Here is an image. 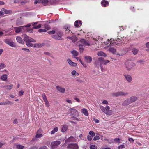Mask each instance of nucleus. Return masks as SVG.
<instances>
[{"instance_id": "f3484780", "label": "nucleus", "mask_w": 149, "mask_h": 149, "mask_svg": "<svg viewBox=\"0 0 149 149\" xmlns=\"http://www.w3.org/2000/svg\"><path fill=\"white\" fill-rule=\"evenodd\" d=\"M67 38L71 39L73 42H74L77 40V37L74 36H73L72 37H68Z\"/></svg>"}, {"instance_id": "2f4dec72", "label": "nucleus", "mask_w": 149, "mask_h": 149, "mask_svg": "<svg viewBox=\"0 0 149 149\" xmlns=\"http://www.w3.org/2000/svg\"><path fill=\"white\" fill-rule=\"evenodd\" d=\"M68 129V126L66 125H64L61 131L62 132H64L66 131Z\"/></svg>"}, {"instance_id": "e2e57ef3", "label": "nucleus", "mask_w": 149, "mask_h": 149, "mask_svg": "<svg viewBox=\"0 0 149 149\" xmlns=\"http://www.w3.org/2000/svg\"><path fill=\"white\" fill-rule=\"evenodd\" d=\"M45 28L47 29V30H49L50 29V28L49 26H48V25H46V24L45 25Z\"/></svg>"}, {"instance_id": "864d4df0", "label": "nucleus", "mask_w": 149, "mask_h": 149, "mask_svg": "<svg viewBox=\"0 0 149 149\" xmlns=\"http://www.w3.org/2000/svg\"><path fill=\"white\" fill-rule=\"evenodd\" d=\"M78 23V21H76L75 22V23H74V26L76 27H78L79 26V25Z\"/></svg>"}, {"instance_id": "473e14b6", "label": "nucleus", "mask_w": 149, "mask_h": 149, "mask_svg": "<svg viewBox=\"0 0 149 149\" xmlns=\"http://www.w3.org/2000/svg\"><path fill=\"white\" fill-rule=\"evenodd\" d=\"M20 3L21 5H24L28 2L29 0H22L21 1H20Z\"/></svg>"}, {"instance_id": "3c124183", "label": "nucleus", "mask_w": 149, "mask_h": 149, "mask_svg": "<svg viewBox=\"0 0 149 149\" xmlns=\"http://www.w3.org/2000/svg\"><path fill=\"white\" fill-rule=\"evenodd\" d=\"M42 0H36L34 2L35 4H36L38 3H42Z\"/></svg>"}, {"instance_id": "2eb2a0df", "label": "nucleus", "mask_w": 149, "mask_h": 149, "mask_svg": "<svg viewBox=\"0 0 149 149\" xmlns=\"http://www.w3.org/2000/svg\"><path fill=\"white\" fill-rule=\"evenodd\" d=\"M57 89L60 92L63 93L65 91V88H62L61 87L59 86H56Z\"/></svg>"}, {"instance_id": "aec40b11", "label": "nucleus", "mask_w": 149, "mask_h": 149, "mask_svg": "<svg viewBox=\"0 0 149 149\" xmlns=\"http://www.w3.org/2000/svg\"><path fill=\"white\" fill-rule=\"evenodd\" d=\"M68 62V63L71 66H76L77 65V64L74 62H73L71 60L68 59L67 60Z\"/></svg>"}, {"instance_id": "f704fd0d", "label": "nucleus", "mask_w": 149, "mask_h": 149, "mask_svg": "<svg viewBox=\"0 0 149 149\" xmlns=\"http://www.w3.org/2000/svg\"><path fill=\"white\" fill-rule=\"evenodd\" d=\"M72 54L74 55L75 56H77L78 54V53L76 51L73 50L71 52Z\"/></svg>"}, {"instance_id": "8fccbe9b", "label": "nucleus", "mask_w": 149, "mask_h": 149, "mask_svg": "<svg viewBox=\"0 0 149 149\" xmlns=\"http://www.w3.org/2000/svg\"><path fill=\"white\" fill-rule=\"evenodd\" d=\"M45 45V44L44 43H42V44H41V43L37 44V45L38 46V47L39 48L41 47L42 46H44Z\"/></svg>"}, {"instance_id": "7c9ffc66", "label": "nucleus", "mask_w": 149, "mask_h": 149, "mask_svg": "<svg viewBox=\"0 0 149 149\" xmlns=\"http://www.w3.org/2000/svg\"><path fill=\"white\" fill-rule=\"evenodd\" d=\"M12 87L13 85L11 84L10 85H6L4 87L5 88L8 90H11Z\"/></svg>"}, {"instance_id": "69168bd1", "label": "nucleus", "mask_w": 149, "mask_h": 149, "mask_svg": "<svg viewBox=\"0 0 149 149\" xmlns=\"http://www.w3.org/2000/svg\"><path fill=\"white\" fill-rule=\"evenodd\" d=\"M87 139L88 140L91 141L92 139V136L88 135L87 136Z\"/></svg>"}, {"instance_id": "e433bc0d", "label": "nucleus", "mask_w": 149, "mask_h": 149, "mask_svg": "<svg viewBox=\"0 0 149 149\" xmlns=\"http://www.w3.org/2000/svg\"><path fill=\"white\" fill-rule=\"evenodd\" d=\"M79 46L80 52L81 53L84 50V48L83 47V45H81V44H79Z\"/></svg>"}, {"instance_id": "5fc2aeb1", "label": "nucleus", "mask_w": 149, "mask_h": 149, "mask_svg": "<svg viewBox=\"0 0 149 149\" xmlns=\"http://www.w3.org/2000/svg\"><path fill=\"white\" fill-rule=\"evenodd\" d=\"M29 41L33 42H36V40L35 39L32 38H31L30 37L29 38Z\"/></svg>"}, {"instance_id": "ddd939ff", "label": "nucleus", "mask_w": 149, "mask_h": 149, "mask_svg": "<svg viewBox=\"0 0 149 149\" xmlns=\"http://www.w3.org/2000/svg\"><path fill=\"white\" fill-rule=\"evenodd\" d=\"M70 142H76L75 138L72 136H71L65 140V143Z\"/></svg>"}, {"instance_id": "bb28decb", "label": "nucleus", "mask_w": 149, "mask_h": 149, "mask_svg": "<svg viewBox=\"0 0 149 149\" xmlns=\"http://www.w3.org/2000/svg\"><path fill=\"white\" fill-rule=\"evenodd\" d=\"M82 112L85 115L87 116L88 115V111L85 108L83 109H82Z\"/></svg>"}, {"instance_id": "a18cd8bd", "label": "nucleus", "mask_w": 149, "mask_h": 149, "mask_svg": "<svg viewBox=\"0 0 149 149\" xmlns=\"http://www.w3.org/2000/svg\"><path fill=\"white\" fill-rule=\"evenodd\" d=\"M89 134L92 136H95V133L93 131H90L89 132Z\"/></svg>"}, {"instance_id": "bf43d9fd", "label": "nucleus", "mask_w": 149, "mask_h": 149, "mask_svg": "<svg viewBox=\"0 0 149 149\" xmlns=\"http://www.w3.org/2000/svg\"><path fill=\"white\" fill-rule=\"evenodd\" d=\"M124 148H125L124 146L123 145H120V146H119L118 147V149H122Z\"/></svg>"}, {"instance_id": "603ef678", "label": "nucleus", "mask_w": 149, "mask_h": 149, "mask_svg": "<svg viewBox=\"0 0 149 149\" xmlns=\"http://www.w3.org/2000/svg\"><path fill=\"white\" fill-rule=\"evenodd\" d=\"M49 34H53L55 33V31L54 30H52L48 32Z\"/></svg>"}, {"instance_id": "4c0bfd02", "label": "nucleus", "mask_w": 149, "mask_h": 149, "mask_svg": "<svg viewBox=\"0 0 149 149\" xmlns=\"http://www.w3.org/2000/svg\"><path fill=\"white\" fill-rule=\"evenodd\" d=\"M42 96L43 97V100H44L45 102L48 101L45 94L43 93L42 94Z\"/></svg>"}, {"instance_id": "4be33fe9", "label": "nucleus", "mask_w": 149, "mask_h": 149, "mask_svg": "<svg viewBox=\"0 0 149 149\" xmlns=\"http://www.w3.org/2000/svg\"><path fill=\"white\" fill-rule=\"evenodd\" d=\"M101 58H102L101 63L102 65V64L106 65L107 63L109 62V60H104V58L103 57H101Z\"/></svg>"}, {"instance_id": "a878e982", "label": "nucleus", "mask_w": 149, "mask_h": 149, "mask_svg": "<svg viewBox=\"0 0 149 149\" xmlns=\"http://www.w3.org/2000/svg\"><path fill=\"white\" fill-rule=\"evenodd\" d=\"M101 4L104 7H106V5H108L109 2L105 0H103L101 2Z\"/></svg>"}, {"instance_id": "7ed1b4c3", "label": "nucleus", "mask_w": 149, "mask_h": 149, "mask_svg": "<svg viewBox=\"0 0 149 149\" xmlns=\"http://www.w3.org/2000/svg\"><path fill=\"white\" fill-rule=\"evenodd\" d=\"M69 112L72 115H73L74 116L77 117L79 116V113L75 109L70 108L69 110Z\"/></svg>"}, {"instance_id": "20e7f679", "label": "nucleus", "mask_w": 149, "mask_h": 149, "mask_svg": "<svg viewBox=\"0 0 149 149\" xmlns=\"http://www.w3.org/2000/svg\"><path fill=\"white\" fill-rule=\"evenodd\" d=\"M14 29L15 30V31L17 33L21 32H24L25 31V29L24 28V26H20L15 27Z\"/></svg>"}, {"instance_id": "79ce46f5", "label": "nucleus", "mask_w": 149, "mask_h": 149, "mask_svg": "<svg viewBox=\"0 0 149 149\" xmlns=\"http://www.w3.org/2000/svg\"><path fill=\"white\" fill-rule=\"evenodd\" d=\"M48 2V0H42V3L44 5H46V4Z\"/></svg>"}, {"instance_id": "cd10ccee", "label": "nucleus", "mask_w": 149, "mask_h": 149, "mask_svg": "<svg viewBox=\"0 0 149 149\" xmlns=\"http://www.w3.org/2000/svg\"><path fill=\"white\" fill-rule=\"evenodd\" d=\"M56 34L60 37H61L63 36V32L61 30H59L57 32H56Z\"/></svg>"}, {"instance_id": "4d7b16f0", "label": "nucleus", "mask_w": 149, "mask_h": 149, "mask_svg": "<svg viewBox=\"0 0 149 149\" xmlns=\"http://www.w3.org/2000/svg\"><path fill=\"white\" fill-rule=\"evenodd\" d=\"M110 109V107L108 106H107L105 108V111L106 112H107V111H109Z\"/></svg>"}, {"instance_id": "72a5a7b5", "label": "nucleus", "mask_w": 149, "mask_h": 149, "mask_svg": "<svg viewBox=\"0 0 149 149\" xmlns=\"http://www.w3.org/2000/svg\"><path fill=\"white\" fill-rule=\"evenodd\" d=\"M29 41L26 42V45L29 47H32L33 46V44Z\"/></svg>"}, {"instance_id": "37998d69", "label": "nucleus", "mask_w": 149, "mask_h": 149, "mask_svg": "<svg viewBox=\"0 0 149 149\" xmlns=\"http://www.w3.org/2000/svg\"><path fill=\"white\" fill-rule=\"evenodd\" d=\"M90 149H97V147L96 146L94 145H92L90 147Z\"/></svg>"}, {"instance_id": "052dcab7", "label": "nucleus", "mask_w": 149, "mask_h": 149, "mask_svg": "<svg viewBox=\"0 0 149 149\" xmlns=\"http://www.w3.org/2000/svg\"><path fill=\"white\" fill-rule=\"evenodd\" d=\"M120 139L118 138H116L114 139V141L115 142H117L120 141Z\"/></svg>"}, {"instance_id": "c756f323", "label": "nucleus", "mask_w": 149, "mask_h": 149, "mask_svg": "<svg viewBox=\"0 0 149 149\" xmlns=\"http://www.w3.org/2000/svg\"><path fill=\"white\" fill-rule=\"evenodd\" d=\"M7 76L6 74H4L1 76V79L3 81H6L7 79Z\"/></svg>"}, {"instance_id": "39448f33", "label": "nucleus", "mask_w": 149, "mask_h": 149, "mask_svg": "<svg viewBox=\"0 0 149 149\" xmlns=\"http://www.w3.org/2000/svg\"><path fill=\"white\" fill-rule=\"evenodd\" d=\"M80 42L81 43V45L84 46H89V42L88 40H86L84 39H81Z\"/></svg>"}, {"instance_id": "49530a36", "label": "nucleus", "mask_w": 149, "mask_h": 149, "mask_svg": "<svg viewBox=\"0 0 149 149\" xmlns=\"http://www.w3.org/2000/svg\"><path fill=\"white\" fill-rule=\"evenodd\" d=\"M100 108L105 113H106L105 110V108H104L103 106H100Z\"/></svg>"}, {"instance_id": "9b49d317", "label": "nucleus", "mask_w": 149, "mask_h": 149, "mask_svg": "<svg viewBox=\"0 0 149 149\" xmlns=\"http://www.w3.org/2000/svg\"><path fill=\"white\" fill-rule=\"evenodd\" d=\"M31 24H32V25L34 26L33 27V29H38L41 27V24H39L38 26H36L38 24V22H37L31 23Z\"/></svg>"}, {"instance_id": "393cba45", "label": "nucleus", "mask_w": 149, "mask_h": 149, "mask_svg": "<svg viewBox=\"0 0 149 149\" xmlns=\"http://www.w3.org/2000/svg\"><path fill=\"white\" fill-rule=\"evenodd\" d=\"M24 40L25 42H26L29 41L30 38L28 36L26 35H24Z\"/></svg>"}, {"instance_id": "1a4fd4ad", "label": "nucleus", "mask_w": 149, "mask_h": 149, "mask_svg": "<svg viewBox=\"0 0 149 149\" xmlns=\"http://www.w3.org/2000/svg\"><path fill=\"white\" fill-rule=\"evenodd\" d=\"M60 144V142L59 141H56L52 142L51 144V148H56Z\"/></svg>"}, {"instance_id": "58836bf2", "label": "nucleus", "mask_w": 149, "mask_h": 149, "mask_svg": "<svg viewBox=\"0 0 149 149\" xmlns=\"http://www.w3.org/2000/svg\"><path fill=\"white\" fill-rule=\"evenodd\" d=\"M105 113L106 114L111 115L113 114V113L112 111L109 110L107 111V112H106Z\"/></svg>"}, {"instance_id": "412c9836", "label": "nucleus", "mask_w": 149, "mask_h": 149, "mask_svg": "<svg viewBox=\"0 0 149 149\" xmlns=\"http://www.w3.org/2000/svg\"><path fill=\"white\" fill-rule=\"evenodd\" d=\"M131 103L136 101L137 100V97L135 96H132L129 98Z\"/></svg>"}, {"instance_id": "4468645a", "label": "nucleus", "mask_w": 149, "mask_h": 149, "mask_svg": "<svg viewBox=\"0 0 149 149\" xmlns=\"http://www.w3.org/2000/svg\"><path fill=\"white\" fill-rule=\"evenodd\" d=\"M85 61L87 63H90L92 61V58L90 56H85L84 57Z\"/></svg>"}, {"instance_id": "0e129e2a", "label": "nucleus", "mask_w": 149, "mask_h": 149, "mask_svg": "<svg viewBox=\"0 0 149 149\" xmlns=\"http://www.w3.org/2000/svg\"><path fill=\"white\" fill-rule=\"evenodd\" d=\"M31 24H27V25H26V26H24V28H25L26 27H30V26H31Z\"/></svg>"}, {"instance_id": "f03ea898", "label": "nucleus", "mask_w": 149, "mask_h": 149, "mask_svg": "<svg viewBox=\"0 0 149 149\" xmlns=\"http://www.w3.org/2000/svg\"><path fill=\"white\" fill-rule=\"evenodd\" d=\"M102 58L101 57L99 58L95 62L94 65L96 67L99 68L100 65L102 71V66L101 63Z\"/></svg>"}, {"instance_id": "a19ab883", "label": "nucleus", "mask_w": 149, "mask_h": 149, "mask_svg": "<svg viewBox=\"0 0 149 149\" xmlns=\"http://www.w3.org/2000/svg\"><path fill=\"white\" fill-rule=\"evenodd\" d=\"M17 147L19 149H23L24 148V147L23 146L20 145H18L17 146Z\"/></svg>"}, {"instance_id": "6e6d98bb", "label": "nucleus", "mask_w": 149, "mask_h": 149, "mask_svg": "<svg viewBox=\"0 0 149 149\" xmlns=\"http://www.w3.org/2000/svg\"><path fill=\"white\" fill-rule=\"evenodd\" d=\"M53 29L54 31H55V33L56 32H58V31H59V29H58V28L56 27H54L53 28Z\"/></svg>"}, {"instance_id": "09e8293b", "label": "nucleus", "mask_w": 149, "mask_h": 149, "mask_svg": "<svg viewBox=\"0 0 149 149\" xmlns=\"http://www.w3.org/2000/svg\"><path fill=\"white\" fill-rule=\"evenodd\" d=\"M38 32H45L47 31V30L45 29H40L38 30Z\"/></svg>"}, {"instance_id": "c03bdc74", "label": "nucleus", "mask_w": 149, "mask_h": 149, "mask_svg": "<svg viewBox=\"0 0 149 149\" xmlns=\"http://www.w3.org/2000/svg\"><path fill=\"white\" fill-rule=\"evenodd\" d=\"M43 136V135L40 134H37L35 136V137L37 138H40Z\"/></svg>"}, {"instance_id": "423d86ee", "label": "nucleus", "mask_w": 149, "mask_h": 149, "mask_svg": "<svg viewBox=\"0 0 149 149\" xmlns=\"http://www.w3.org/2000/svg\"><path fill=\"white\" fill-rule=\"evenodd\" d=\"M133 63L132 62L127 61L125 63V67L127 70H130L133 67Z\"/></svg>"}, {"instance_id": "f8f14e48", "label": "nucleus", "mask_w": 149, "mask_h": 149, "mask_svg": "<svg viewBox=\"0 0 149 149\" xmlns=\"http://www.w3.org/2000/svg\"><path fill=\"white\" fill-rule=\"evenodd\" d=\"M124 76L127 82L130 83L132 81V78L131 76L129 74H124Z\"/></svg>"}, {"instance_id": "13d9d810", "label": "nucleus", "mask_w": 149, "mask_h": 149, "mask_svg": "<svg viewBox=\"0 0 149 149\" xmlns=\"http://www.w3.org/2000/svg\"><path fill=\"white\" fill-rule=\"evenodd\" d=\"M100 139V137L98 136H95L93 139L94 140H96Z\"/></svg>"}, {"instance_id": "6e6552de", "label": "nucleus", "mask_w": 149, "mask_h": 149, "mask_svg": "<svg viewBox=\"0 0 149 149\" xmlns=\"http://www.w3.org/2000/svg\"><path fill=\"white\" fill-rule=\"evenodd\" d=\"M67 147L69 149H78V147L76 143H72L68 144Z\"/></svg>"}, {"instance_id": "5701e85b", "label": "nucleus", "mask_w": 149, "mask_h": 149, "mask_svg": "<svg viewBox=\"0 0 149 149\" xmlns=\"http://www.w3.org/2000/svg\"><path fill=\"white\" fill-rule=\"evenodd\" d=\"M139 50L138 49L133 48L132 49V52L134 55H136L138 53Z\"/></svg>"}, {"instance_id": "c85d7f7f", "label": "nucleus", "mask_w": 149, "mask_h": 149, "mask_svg": "<svg viewBox=\"0 0 149 149\" xmlns=\"http://www.w3.org/2000/svg\"><path fill=\"white\" fill-rule=\"evenodd\" d=\"M97 54L98 56H102L104 57L106 56V54L102 52H99Z\"/></svg>"}, {"instance_id": "b1692460", "label": "nucleus", "mask_w": 149, "mask_h": 149, "mask_svg": "<svg viewBox=\"0 0 149 149\" xmlns=\"http://www.w3.org/2000/svg\"><path fill=\"white\" fill-rule=\"evenodd\" d=\"M52 37L54 39L59 40H61L62 39V38L61 37H59L57 34L53 35L52 36Z\"/></svg>"}, {"instance_id": "774afa93", "label": "nucleus", "mask_w": 149, "mask_h": 149, "mask_svg": "<svg viewBox=\"0 0 149 149\" xmlns=\"http://www.w3.org/2000/svg\"><path fill=\"white\" fill-rule=\"evenodd\" d=\"M45 103L46 104V106L47 107H49V102L48 101H46V102H45Z\"/></svg>"}, {"instance_id": "de8ad7c7", "label": "nucleus", "mask_w": 149, "mask_h": 149, "mask_svg": "<svg viewBox=\"0 0 149 149\" xmlns=\"http://www.w3.org/2000/svg\"><path fill=\"white\" fill-rule=\"evenodd\" d=\"M137 63H138L139 64H143V62H144V61L143 60H139L137 61Z\"/></svg>"}, {"instance_id": "ea45409f", "label": "nucleus", "mask_w": 149, "mask_h": 149, "mask_svg": "<svg viewBox=\"0 0 149 149\" xmlns=\"http://www.w3.org/2000/svg\"><path fill=\"white\" fill-rule=\"evenodd\" d=\"M6 105L7 104L12 105L13 104V103L10 101L7 100L5 102Z\"/></svg>"}, {"instance_id": "c9c22d12", "label": "nucleus", "mask_w": 149, "mask_h": 149, "mask_svg": "<svg viewBox=\"0 0 149 149\" xmlns=\"http://www.w3.org/2000/svg\"><path fill=\"white\" fill-rule=\"evenodd\" d=\"M58 130V128L57 127L54 128L53 130L51 131V134H54L55 132H57Z\"/></svg>"}, {"instance_id": "f257e3e1", "label": "nucleus", "mask_w": 149, "mask_h": 149, "mask_svg": "<svg viewBox=\"0 0 149 149\" xmlns=\"http://www.w3.org/2000/svg\"><path fill=\"white\" fill-rule=\"evenodd\" d=\"M128 94L127 92H124L122 91L114 92L111 94L112 96L118 97L119 96H125Z\"/></svg>"}, {"instance_id": "6ab92c4d", "label": "nucleus", "mask_w": 149, "mask_h": 149, "mask_svg": "<svg viewBox=\"0 0 149 149\" xmlns=\"http://www.w3.org/2000/svg\"><path fill=\"white\" fill-rule=\"evenodd\" d=\"M17 41L19 43L24 44V43L23 41L22 38L20 36H17L16 38Z\"/></svg>"}, {"instance_id": "680f3d73", "label": "nucleus", "mask_w": 149, "mask_h": 149, "mask_svg": "<svg viewBox=\"0 0 149 149\" xmlns=\"http://www.w3.org/2000/svg\"><path fill=\"white\" fill-rule=\"evenodd\" d=\"M39 149H48V148L46 146H43L40 148Z\"/></svg>"}, {"instance_id": "338daca9", "label": "nucleus", "mask_w": 149, "mask_h": 149, "mask_svg": "<svg viewBox=\"0 0 149 149\" xmlns=\"http://www.w3.org/2000/svg\"><path fill=\"white\" fill-rule=\"evenodd\" d=\"M74 99L78 102H79L80 101L79 99L77 98L76 97H74Z\"/></svg>"}, {"instance_id": "a211bd4d", "label": "nucleus", "mask_w": 149, "mask_h": 149, "mask_svg": "<svg viewBox=\"0 0 149 149\" xmlns=\"http://www.w3.org/2000/svg\"><path fill=\"white\" fill-rule=\"evenodd\" d=\"M109 51L113 54H115L116 55L120 56L118 53H116V50L113 47H110L109 49Z\"/></svg>"}, {"instance_id": "dca6fc26", "label": "nucleus", "mask_w": 149, "mask_h": 149, "mask_svg": "<svg viewBox=\"0 0 149 149\" xmlns=\"http://www.w3.org/2000/svg\"><path fill=\"white\" fill-rule=\"evenodd\" d=\"M1 10L2 11H3V14H10L12 13V11L11 10H7L4 8L1 9Z\"/></svg>"}, {"instance_id": "0eeeda50", "label": "nucleus", "mask_w": 149, "mask_h": 149, "mask_svg": "<svg viewBox=\"0 0 149 149\" xmlns=\"http://www.w3.org/2000/svg\"><path fill=\"white\" fill-rule=\"evenodd\" d=\"M4 41L6 44L11 47L14 46V42L10 39H6L4 40Z\"/></svg>"}, {"instance_id": "9d476101", "label": "nucleus", "mask_w": 149, "mask_h": 149, "mask_svg": "<svg viewBox=\"0 0 149 149\" xmlns=\"http://www.w3.org/2000/svg\"><path fill=\"white\" fill-rule=\"evenodd\" d=\"M131 103V102L129 98H127L123 102L122 105L123 106H127Z\"/></svg>"}]
</instances>
